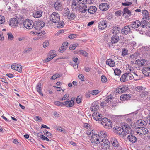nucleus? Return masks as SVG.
I'll list each match as a JSON object with an SVG mask.
<instances>
[{
    "label": "nucleus",
    "mask_w": 150,
    "mask_h": 150,
    "mask_svg": "<svg viewBox=\"0 0 150 150\" xmlns=\"http://www.w3.org/2000/svg\"><path fill=\"white\" fill-rule=\"evenodd\" d=\"M140 21L139 20H136L132 24V27L133 28H138L140 25Z\"/></svg>",
    "instance_id": "bb28decb"
},
{
    "label": "nucleus",
    "mask_w": 150,
    "mask_h": 150,
    "mask_svg": "<svg viewBox=\"0 0 150 150\" xmlns=\"http://www.w3.org/2000/svg\"><path fill=\"white\" fill-rule=\"evenodd\" d=\"M44 133L46 134L47 136L48 137H52V134L50 132L47 131L46 130H45L44 132Z\"/></svg>",
    "instance_id": "13d9d810"
},
{
    "label": "nucleus",
    "mask_w": 150,
    "mask_h": 150,
    "mask_svg": "<svg viewBox=\"0 0 150 150\" xmlns=\"http://www.w3.org/2000/svg\"><path fill=\"white\" fill-rule=\"evenodd\" d=\"M142 13L144 17L143 19H144V18L147 20H149V15L148 11L145 10H143L142 11Z\"/></svg>",
    "instance_id": "a878e982"
},
{
    "label": "nucleus",
    "mask_w": 150,
    "mask_h": 150,
    "mask_svg": "<svg viewBox=\"0 0 150 150\" xmlns=\"http://www.w3.org/2000/svg\"><path fill=\"white\" fill-rule=\"evenodd\" d=\"M127 73H125L121 76L120 81L122 82H125L128 80L127 78Z\"/></svg>",
    "instance_id": "c756f323"
},
{
    "label": "nucleus",
    "mask_w": 150,
    "mask_h": 150,
    "mask_svg": "<svg viewBox=\"0 0 150 150\" xmlns=\"http://www.w3.org/2000/svg\"><path fill=\"white\" fill-rule=\"evenodd\" d=\"M92 116L96 121H101L102 120V115L98 112H94L92 115Z\"/></svg>",
    "instance_id": "dca6fc26"
},
{
    "label": "nucleus",
    "mask_w": 150,
    "mask_h": 150,
    "mask_svg": "<svg viewBox=\"0 0 150 150\" xmlns=\"http://www.w3.org/2000/svg\"><path fill=\"white\" fill-rule=\"evenodd\" d=\"M101 142H102L101 144V147L102 149L107 150L109 149L110 142L107 139L103 138L102 139Z\"/></svg>",
    "instance_id": "39448f33"
},
{
    "label": "nucleus",
    "mask_w": 150,
    "mask_h": 150,
    "mask_svg": "<svg viewBox=\"0 0 150 150\" xmlns=\"http://www.w3.org/2000/svg\"><path fill=\"white\" fill-rule=\"evenodd\" d=\"M68 43L67 42H66L63 43L61 47L59 49V51L61 52H63L67 48L68 46Z\"/></svg>",
    "instance_id": "6ab92c4d"
},
{
    "label": "nucleus",
    "mask_w": 150,
    "mask_h": 150,
    "mask_svg": "<svg viewBox=\"0 0 150 150\" xmlns=\"http://www.w3.org/2000/svg\"><path fill=\"white\" fill-rule=\"evenodd\" d=\"M128 88L126 86H121L119 87L116 90V92L119 93H121L126 91L128 90Z\"/></svg>",
    "instance_id": "ddd939ff"
},
{
    "label": "nucleus",
    "mask_w": 150,
    "mask_h": 150,
    "mask_svg": "<svg viewBox=\"0 0 150 150\" xmlns=\"http://www.w3.org/2000/svg\"><path fill=\"white\" fill-rule=\"evenodd\" d=\"M130 96L129 94H124L120 96L121 99L123 100H128L130 98Z\"/></svg>",
    "instance_id": "2f4dec72"
},
{
    "label": "nucleus",
    "mask_w": 150,
    "mask_h": 150,
    "mask_svg": "<svg viewBox=\"0 0 150 150\" xmlns=\"http://www.w3.org/2000/svg\"><path fill=\"white\" fill-rule=\"evenodd\" d=\"M23 25L27 29H31L34 27V23L30 20L26 19L23 22Z\"/></svg>",
    "instance_id": "0eeeda50"
},
{
    "label": "nucleus",
    "mask_w": 150,
    "mask_h": 150,
    "mask_svg": "<svg viewBox=\"0 0 150 150\" xmlns=\"http://www.w3.org/2000/svg\"><path fill=\"white\" fill-rule=\"evenodd\" d=\"M58 24H57V27L59 28H61L63 27L64 25V22L62 21H59L57 22Z\"/></svg>",
    "instance_id": "4c0bfd02"
},
{
    "label": "nucleus",
    "mask_w": 150,
    "mask_h": 150,
    "mask_svg": "<svg viewBox=\"0 0 150 150\" xmlns=\"http://www.w3.org/2000/svg\"><path fill=\"white\" fill-rule=\"evenodd\" d=\"M32 50V49L31 47H27L25 48L24 51L23 52L24 53H29Z\"/></svg>",
    "instance_id": "09e8293b"
},
{
    "label": "nucleus",
    "mask_w": 150,
    "mask_h": 150,
    "mask_svg": "<svg viewBox=\"0 0 150 150\" xmlns=\"http://www.w3.org/2000/svg\"><path fill=\"white\" fill-rule=\"evenodd\" d=\"M37 135L38 136H40V138L41 139H42L43 140H45V139L46 138V137L45 136L43 135L42 134H37Z\"/></svg>",
    "instance_id": "69168bd1"
},
{
    "label": "nucleus",
    "mask_w": 150,
    "mask_h": 150,
    "mask_svg": "<svg viewBox=\"0 0 150 150\" xmlns=\"http://www.w3.org/2000/svg\"><path fill=\"white\" fill-rule=\"evenodd\" d=\"M100 137H101L102 139H103L104 138H106L107 137V134L106 133L104 132H102V133H100Z\"/></svg>",
    "instance_id": "6e6d98bb"
},
{
    "label": "nucleus",
    "mask_w": 150,
    "mask_h": 150,
    "mask_svg": "<svg viewBox=\"0 0 150 150\" xmlns=\"http://www.w3.org/2000/svg\"><path fill=\"white\" fill-rule=\"evenodd\" d=\"M70 13V11L68 8H65L64 9L63 13V15L65 16H68Z\"/></svg>",
    "instance_id": "e433bc0d"
},
{
    "label": "nucleus",
    "mask_w": 150,
    "mask_h": 150,
    "mask_svg": "<svg viewBox=\"0 0 150 150\" xmlns=\"http://www.w3.org/2000/svg\"><path fill=\"white\" fill-rule=\"evenodd\" d=\"M114 73L116 75H119L121 73L120 70L118 69H116L114 70Z\"/></svg>",
    "instance_id": "8fccbe9b"
},
{
    "label": "nucleus",
    "mask_w": 150,
    "mask_h": 150,
    "mask_svg": "<svg viewBox=\"0 0 150 150\" xmlns=\"http://www.w3.org/2000/svg\"><path fill=\"white\" fill-rule=\"evenodd\" d=\"M147 61L145 59H139L136 61V63L140 67H145L147 64Z\"/></svg>",
    "instance_id": "9b49d317"
},
{
    "label": "nucleus",
    "mask_w": 150,
    "mask_h": 150,
    "mask_svg": "<svg viewBox=\"0 0 150 150\" xmlns=\"http://www.w3.org/2000/svg\"><path fill=\"white\" fill-rule=\"evenodd\" d=\"M122 127L124 131L125 130H131V128L128 125H124L122 126Z\"/></svg>",
    "instance_id": "37998d69"
},
{
    "label": "nucleus",
    "mask_w": 150,
    "mask_h": 150,
    "mask_svg": "<svg viewBox=\"0 0 150 150\" xmlns=\"http://www.w3.org/2000/svg\"><path fill=\"white\" fill-rule=\"evenodd\" d=\"M56 129L58 131H61L63 132H65L64 130L60 127H57Z\"/></svg>",
    "instance_id": "338daca9"
},
{
    "label": "nucleus",
    "mask_w": 150,
    "mask_h": 150,
    "mask_svg": "<svg viewBox=\"0 0 150 150\" xmlns=\"http://www.w3.org/2000/svg\"><path fill=\"white\" fill-rule=\"evenodd\" d=\"M41 83H39L36 86V89L37 91L40 94H41L42 92L41 91Z\"/></svg>",
    "instance_id": "ea45409f"
},
{
    "label": "nucleus",
    "mask_w": 150,
    "mask_h": 150,
    "mask_svg": "<svg viewBox=\"0 0 150 150\" xmlns=\"http://www.w3.org/2000/svg\"><path fill=\"white\" fill-rule=\"evenodd\" d=\"M81 96H78L76 99V102L78 104H79L80 103L81 101Z\"/></svg>",
    "instance_id": "774afa93"
},
{
    "label": "nucleus",
    "mask_w": 150,
    "mask_h": 150,
    "mask_svg": "<svg viewBox=\"0 0 150 150\" xmlns=\"http://www.w3.org/2000/svg\"><path fill=\"white\" fill-rule=\"evenodd\" d=\"M99 93V91L98 90H95L91 91L90 93L93 95H96Z\"/></svg>",
    "instance_id": "de8ad7c7"
},
{
    "label": "nucleus",
    "mask_w": 150,
    "mask_h": 150,
    "mask_svg": "<svg viewBox=\"0 0 150 150\" xmlns=\"http://www.w3.org/2000/svg\"><path fill=\"white\" fill-rule=\"evenodd\" d=\"M120 28L119 27H115L113 29L112 33L113 34H117L119 32Z\"/></svg>",
    "instance_id": "c9c22d12"
},
{
    "label": "nucleus",
    "mask_w": 150,
    "mask_h": 150,
    "mask_svg": "<svg viewBox=\"0 0 150 150\" xmlns=\"http://www.w3.org/2000/svg\"><path fill=\"white\" fill-rule=\"evenodd\" d=\"M87 8V6L86 5L80 6L79 7V11L81 13H85L86 11Z\"/></svg>",
    "instance_id": "7c9ffc66"
},
{
    "label": "nucleus",
    "mask_w": 150,
    "mask_h": 150,
    "mask_svg": "<svg viewBox=\"0 0 150 150\" xmlns=\"http://www.w3.org/2000/svg\"><path fill=\"white\" fill-rule=\"evenodd\" d=\"M99 108L98 103L94 102L92 104V105L90 108V110L93 111H95Z\"/></svg>",
    "instance_id": "aec40b11"
},
{
    "label": "nucleus",
    "mask_w": 150,
    "mask_h": 150,
    "mask_svg": "<svg viewBox=\"0 0 150 150\" xmlns=\"http://www.w3.org/2000/svg\"><path fill=\"white\" fill-rule=\"evenodd\" d=\"M131 29L129 25H126L122 28L121 30L122 34L127 35L131 32Z\"/></svg>",
    "instance_id": "f8f14e48"
},
{
    "label": "nucleus",
    "mask_w": 150,
    "mask_h": 150,
    "mask_svg": "<svg viewBox=\"0 0 150 150\" xmlns=\"http://www.w3.org/2000/svg\"><path fill=\"white\" fill-rule=\"evenodd\" d=\"M114 131L119 135L120 136H125V133L124 132V130L122 127L116 126L114 127Z\"/></svg>",
    "instance_id": "1a4fd4ad"
},
{
    "label": "nucleus",
    "mask_w": 150,
    "mask_h": 150,
    "mask_svg": "<svg viewBox=\"0 0 150 150\" xmlns=\"http://www.w3.org/2000/svg\"><path fill=\"white\" fill-rule=\"evenodd\" d=\"M137 125L141 126H144L147 124L146 122L143 120L140 119L137 120L136 122Z\"/></svg>",
    "instance_id": "b1692460"
},
{
    "label": "nucleus",
    "mask_w": 150,
    "mask_h": 150,
    "mask_svg": "<svg viewBox=\"0 0 150 150\" xmlns=\"http://www.w3.org/2000/svg\"><path fill=\"white\" fill-rule=\"evenodd\" d=\"M101 80L103 83H105L107 81V79L105 76L103 75L101 76Z\"/></svg>",
    "instance_id": "4d7b16f0"
},
{
    "label": "nucleus",
    "mask_w": 150,
    "mask_h": 150,
    "mask_svg": "<svg viewBox=\"0 0 150 150\" xmlns=\"http://www.w3.org/2000/svg\"><path fill=\"white\" fill-rule=\"evenodd\" d=\"M54 58V56H52V57H50V56L49 57H48L46 59H45L44 60V62H48L50 60H51V59H52L53 58Z\"/></svg>",
    "instance_id": "680f3d73"
},
{
    "label": "nucleus",
    "mask_w": 150,
    "mask_h": 150,
    "mask_svg": "<svg viewBox=\"0 0 150 150\" xmlns=\"http://www.w3.org/2000/svg\"><path fill=\"white\" fill-rule=\"evenodd\" d=\"M54 7L56 10H59L61 9L62 5L60 3L57 2L54 4Z\"/></svg>",
    "instance_id": "473e14b6"
},
{
    "label": "nucleus",
    "mask_w": 150,
    "mask_h": 150,
    "mask_svg": "<svg viewBox=\"0 0 150 150\" xmlns=\"http://www.w3.org/2000/svg\"><path fill=\"white\" fill-rule=\"evenodd\" d=\"M49 45V43L47 41H45L43 44V47L45 48Z\"/></svg>",
    "instance_id": "0e129e2a"
},
{
    "label": "nucleus",
    "mask_w": 150,
    "mask_h": 150,
    "mask_svg": "<svg viewBox=\"0 0 150 150\" xmlns=\"http://www.w3.org/2000/svg\"><path fill=\"white\" fill-rule=\"evenodd\" d=\"M123 15L125 14H127L129 16L131 15V13L130 10H129L127 7H125L123 11Z\"/></svg>",
    "instance_id": "72a5a7b5"
},
{
    "label": "nucleus",
    "mask_w": 150,
    "mask_h": 150,
    "mask_svg": "<svg viewBox=\"0 0 150 150\" xmlns=\"http://www.w3.org/2000/svg\"><path fill=\"white\" fill-rule=\"evenodd\" d=\"M54 104L57 106L62 107L64 105V103L59 101H55L54 103Z\"/></svg>",
    "instance_id": "79ce46f5"
},
{
    "label": "nucleus",
    "mask_w": 150,
    "mask_h": 150,
    "mask_svg": "<svg viewBox=\"0 0 150 150\" xmlns=\"http://www.w3.org/2000/svg\"><path fill=\"white\" fill-rule=\"evenodd\" d=\"M50 21L54 23H57L60 21L59 14L56 12H53L50 16Z\"/></svg>",
    "instance_id": "20e7f679"
},
{
    "label": "nucleus",
    "mask_w": 150,
    "mask_h": 150,
    "mask_svg": "<svg viewBox=\"0 0 150 150\" xmlns=\"http://www.w3.org/2000/svg\"><path fill=\"white\" fill-rule=\"evenodd\" d=\"M106 21L105 20H103L100 21L98 24L99 28L101 30L105 29L107 27Z\"/></svg>",
    "instance_id": "f3484780"
},
{
    "label": "nucleus",
    "mask_w": 150,
    "mask_h": 150,
    "mask_svg": "<svg viewBox=\"0 0 150 150\" xmlns=\"http://www.w3.org/2000/svg\"><path fill=\"white\" fill-rule=\"evenodd\" d=\"M76 16L75 13H69L67 16V18L70 21H71L74 19Z\"/></svg>",
    "instance_id": "c85d7f7f"
},
{
    "label": "nucleus",
    "mask_w": 150,
    "mask_h": 150,
    "mask_svg": "<svg viewBox=\"0 0 150 150\" xmlns=\"http://www.w3.org/2000/svg\"><path fill=\"white\" fill-rule=\"evenodd\" d=\"M62 75V74H60L57 73L56 74L51 77L50 79L52 80H55L56 79L61 77Z\"/></svg>",
    "instance_id": "58836bf2"
},
{
    "label": "nucleus",
    "mask_w": 150,
    "mask_h": 150,
    "mask_svg": "<svg viewBox=\"0 0 150 150\" xmlns=\"http://www.w3.org/2000/svg\"><path fill=\"white\" fill-rule=\"evenodd\" d=\"M4 17L2 16H0V24H3L5 21Z\"/></svg>",
    "instance_id": "864d4df0"
},
{
    "label": "nucleus",
    "mask_w": 150,
    "mask_h": 150,
    "mask_svg": "<svg viewBox=\"0 0 150 150\" xmlns=\"http://www.w3.org/2000/svg\"><path fill=\"white\" fill-rule=\"evenodd\" d=\"M106 63L107 65H108L111 67H114L115 64L114 61L111 59H107L106 61Z\"/></svg>",
    "instance_id": "cd10ccee"
},
{
    "label": "nucleus",
    "mask_w": 150,
    "mask_h": 150,
    "mask_svg": "<svg viewBox=\"0 0 150 150\" xmlns=\"http://www.w3.org/2000/svg\"><path fill=\"white\" fill-rule=\"evenodd\" d=\"M127 138L129 140L133 143H135L137 141V139L135 136L132 135V134L129 135Z\"/></svg>",
    "instance_id": "4be33fe9"
},
{
    "label": "nucleus",
    "mask_w": 150,
    "mask_h": 150,
    "mask_svg": "<svg viewBox=\"0 0 150 150\" xmlns=\"http://www.w3.org/2000/svg\"><path fill=\"white\" fill-rule=\"evenodd\" d=\"M16 70L19 72H21L22 71V67L21 65L16 67Z\"/></svg>",
    "instance_id": "bf43d9fd"
},
{
    "label": "nucleus",
    "mask_w": 150,
    "mask_h": 150,
    "mask_svg": "<svg viewBox=\"0 0 150 150\" xmlns=\"http://www.w3.org/2000/svg\"><path fill=\"white\" fill-rule=\"evenodd\" d=\"M72 99L73 98H72L70 100H67L64 102V105L67 107H72L74 105V102Z\"/></svg>",
    "instance_id": "412c9836"
},
{
    "label": "nucleus",
    "mask_w": 150,
    "mask_h": 150,
    "mask_svg": "<svg viewBox=\"0 0 150 150\" xmlns=\"http://www.w3.org/2000/svg\"><path fill=\"white\" fill-rule=\"evenodd\" d=\"M135 131L136 132V133L137 134H139L140 135L142 136L144 135L143 131L142 130L141 127H139L135 129Z\"/></svg>",
    "instance_id": "f704fd0d"
},
{
    "label": "nucleus",
    "mask_w": 150,
    "mask_h": 150,
    "mask_svg": "<svg viewBox=\"0 0 150 150\" xmlns=\"http://www.w3.org/2000/svg\"><path fill=\"white\" fill-rule=\"evenodd\" d=\"M79 52L80 54H82L85 57H88V54L86 51L83 50H80L79 51Z\"/></svg>",
    "instance_id": "c03bdc74"
},
{
    "label": "nucleus",
    "mask_w": 150,
    "mask_h": 150,
    "mask_svg": "<svg viewBox=\"0 0 150 150\" xmlns=\"http://www.w3.org/2000/svg\"><path fill=\"white\" fill-rule=\"evenodd\" d=\"M136 89L137 91L140 92L144 90V88L142 86H138L136 88Z\"/></svg>",
    "instance_id": "e2e57ef3"
},
{
    "label": "nucleus",
    "mask_w": 150,
    "mask_h": 150,
    "mask_svg": "<svg viewBox=\"0 0 150 150\" xmlns=\"http://www.w3.org/2000/svg\"><path fill=\"white\" fill-rule=\"evenodd\" d=\"M102 124L106 128L110 129L112 128V124L111 121L109 119L104 118L101 120Z\"/></svg>",
    "instance_id": "7ed1b4c3"
},
{
    "label": "nucleus",
    "mask_w": 150,
    "mask_h": 150,
    "mask_svg": "<svg viewBox=\"0 0 150 150\" xmlns=\"http://www.w3.org/2000/svg\"><path fill=\"white\" fill-rule=\"evenodd\" d=\"M141 128L144 135L147 134L148 132V129L147 128L144 127H141Z\"/></svg>",
    "instance_id": "5fc2aeb1"
},
{
    "label": "nucleus",
    "mask_w": 150,
    "mask_h": 150,
    "mask_svg": "<svg viewBox=\"0 0 150 150\" xmlns=\"http://www.w3.org/2000/svg\"><path fill=\"white\" fill-rule=\"evenodd\" d=\"M143 20L141 22H140V25L143 28L145 27L146 26H148V25L149 23V20L146 19Z\"/></svg>",
    "instance_id": "5701e85b"
},
{
    "label": "nucleus",
    "mask_w": 150,
    "mask_h": 150,
    "mask_svg": "<svg viewBox=\"0 0 150 150\" xmlns=\"http://www.w3.org/2000/svg\"><path fill=\"white\" fill-rule=\"evenodd\" d=\"M7 35L8 37V39L10 40H12L14 38L13 35L12 34L11 32L8 33H7Z\"/></svg>",
    "instance_id": "052dcab7"
},
{
    "label": "nucleus",
    "mask_w": 150,
    "mask_h": 150,
    "mask_svg": "<svg viewBox=\"0 0 150 150\" xmlns=\"http://www.w3.org/2000/svg\"><path fill=\"white\" fill-rule=\"evenodd\" d=\"M50 56V57L54 56V57L56 56V51L55 50H51L49 52Z\"/></svg>",
    "instance_id": "a18cd8bd"
},
{
    "label": "nucleus",
    "mask_w": 150,
    "mask_h": 150,
    "mask_svg": "<svg viewBox=\"0 0 150 150\" xmlns=\"http://www.w3.org/2000/svg\"><path fill=\"white\" fill-rule=\"evenodd\" d=\"M45 23L42 21L39 20L34 23V28L35 30H40L45 25Z\"/></svg>",
    "instance_id": "423d86ee"
},
{
    "label": "nucleus",
    "mask_w": 150,
    "mask_h": 150,
    "mask_svg": "<svg viewBox=\"0 0 150 150\" xmlns=\"http://www.w3.org/2000/svg\"><path fill=\"white\" fill-rule=\"evenodd\" d=\"M110 142L114 150H122V148L118 141L115 138H112L110 140Z\"/></svg>",
    "instance_id": "f03ea898"
},
{
    "label": "nucleus",
    "mask_w": 150,
    "mask_h": 150,
    "mask_svg": "<svg viewBox=\"0 0 150 150\" xmlns=\"http://www.w3.org/2000/svg\"><path fill=\"white\" fill-rule=\"evenodd\" d=\"M43 12L42 10L38 9L34 11L33 13V16L35 18L41 17L42 14Z\"/></svg>",
    "instance_id": "4468645a"
},
{
    "label": "nucleus",
    "mask_w": 150,
    "mask_h": 150,
    "mask_svg": "<svg viewBox=\"0 0 150 150\" xmlns=\"http://www.w3.org/2000/svg\"><path fill=\"white\" fill-rule=\"evenodd\" d=\"M78 45V44L77 43L72 44L69 46V49L71 50H73L76 48Z\"/></svg>",
    "instance_id": "49530a36"
},
{
    "label": "nucleus",
    "mask_w": 150,
    "mask_h": 150,
    "mask_svg": "<svg viewBox=\"0 0 150 150\" xmlns=\"http://www.w3.org/2000/svg\"><path fill=\"white\" fill-rule=\"evenodd\" d=\"M128 51V50L125 48L122 49V55L123 56L126 55L127 54Z\"/></svg>",
    "instance_id": "603ef678"
},
{
    "label": "nucleus",
    "mask_w": 150,
    "mask_h": 150,
    "mask_svg": "<svg viewBox=\"0 0 150 150\" xmlns=\"http://www.w3.org/2000/svg\"><path fill=\"white\" fill-rule=\"evenodd\" d=\"M120 40L119 36L117 34L113 35L111 38V43H108L107 45H109V47L112 46V44H115L118 42Z\"/></svg>",
    "instance_id": "6e6552de"
},
{
    "label": "nucleus",
    "mask_w": 150,
    "mask_h": 150,
    "mask_svg": "<svg viewBox=\"0 0 150 150\" xmlns=\"http://www.w3.org/2000/svg\"><path fill=\"white\" fill-rule=\"evenodd\" d=\"M143 74L146 76L150 77V67H144L142 69Z\"/></svg>",
    "instance_id": "2eb2a0df"
},
{
    "label": "nucleus",
    "mask_w": 150,
    "mask_h": 150,
    "mask_svg": "<svg viewBox=\"0 0 150 150\" xmlns=\"http://www.w3.org/2000/svg\"><path fill=\"white\" fill-rule=\"evenodd\" d=\"M9 22V25L13 27L17 26L18 24V20L15 18H12Z\"/></svg>",
    "instance_id": "9d476101"
},
{
    "label": "nucleus",
    "mask_w": 150,
    "mask_h": 150,
    "mask_svg": "<svg viewBox=\"0 0 150 150\" xmlns=\"http://www.w3.org/2000/svg\"><path fill=\"white\" fill-rule=\"evenodd\" d=\"M102 139L100 134L99 135L94 134L91 136V141L93 145L97 146L101 142Z\"/></svg>",
    "instance_id": "f257e3e1"
},
{
    "label": "nucleus",
    "mask_w": 150,
    "mask_h": 150,
    "mask_svg": "<svg viewBox=\"0 0 150 150\" xmlns=\"http://www.w3.org/2000/svg\"><path fill=\"white\" fill-rule=\"evenodd\" d=\"M148 92L142 91L141 93L140 94V96L142 98H144L148 96Z\"/></svg>",
    "instance_id": "a19ab883"
},
{
    "label": "nucleus",
    "mask_w": 150,
    "mask_h": 150,
    "mask_svg": "<svg viewBox=\"0 0 150 150\" xmlns=\"http://www.w3.org/2000/svg\"><path fill=\"white\" fill-rule=\"evenodd\" d=\"M127 76L128 80L129 79L132 80L134 78V76L131 73H127Z\"/></svg>",
    "instance_id": "3c124183"
},
{
    "label": "nucleus",
    "mask_w": 150,
    "mask_h": 150,
    "mask_svg": "<svg viewBox=\"0 0 150 150\" xmlns=\"http://www.w3.org/2000/svg\"><path fill=\"white\" fill-rule=\"evenodd\" d=\"M99 9L102 11H106L109 8V6L107 3H101L99 5Z\"/></svg>",
    "instance_id": "a211bd4d"
},
{
    "label": "nucleus",
    "mask_w": 150,
    "mask_h": 150,
    "mask_svg": "<svg viewBox=\"0 0 150 150\" xmlns=\"http://www.w3.org/2000/svg\"><path fill=\"white\" fill-rule=\"evenodd\" d=\"M97 10V8L94 6L89 7L88 9V12L91 14H94Z\"/></svg>",
    "instance_id": "393cba45"
}]
</instances>
